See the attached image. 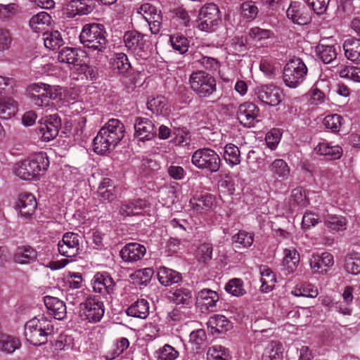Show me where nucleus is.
Instances as JSON below:
<instances>
[{
	"label": "nucleus",
	"mask_w": 360,
	"mask_h": 360,
	"mask_svg": "<svg viewBox=\"0 0 360 360\" xmlns=\"http://www.w3.org/2000/svg\"><path fill=\"white\" fill-rule=\"evenodd\" d=\"M146 206V201L138 199L122 204L120 209V213L123 217L141 215Z\"/></svg>",
	"instance_id": "obj_29"
},
{
	"label": "nucleus",
	"mask_w": 360,
	"mask_h": 360,
	"mask_svg": "<svg viewBox=\"0 0 360 360\" xmlns=\"http://www.w3.org/2000/svg\"><path fill=\"white\" fill-rule=\"evenodd\" d=\"M283 252V266L288 274L293 273L299 264L300 254L295 248L285 249Z\"/></svg>",
	"instance_id": "obj_33"
},
{
	"label": "nucleus",
	"mask_w": 360,
	"mask_h": 360,
	"mask_svg": "<svg viewBox=\"0 0 360 360\" xmlns=\"http://www.w3.org/2000/svg\"><path fill=\"white\" fill-rule=\"evenodd\" d=\"M290 200L294 205L301 207H306L308 204L305 191L300 187L292 191Z\"/></svg>",
	"instance_id": "obj_58"
},
{
	"label": "nucleus",
	"mask_w": 360,
	"mask_h": 360,
	"mask_svg": "<svg viewBox=\"0 0 360 360\" xmlns=\"http://www.w3.org/2000/svg\"><path fill=\"white\" fill-rule=\"evenodd\" d=\"M82 310L81 316L91 323L101 321L104 314V306L98 296L88 297L84 303L80 304Z\"/></svg>",
	"instance_id": "obj_10"
},
{
	"label": "nucleus",
	"mask_w": 360,
	"mask_h": 360,
	"mask_svg": "<svg viewBox=\"0 0 360 360\" xmlns=\"http://www.w3.org/2000/svg\"><path fill=\"white\" fill-rule=\"evenodd\" d=\"M44 156L42 152L30 158L20 161L15 167V174L22 180H33L38 178L45 169Z\"/></svg>",
	"instance_id": "obj_3"
},
{
	"label": "nucleus",
	"mask_w": 360,
	"mask_h": 360,
	"mask_svg": "<svg viewBox=\"0 0 360 360\" xmlns=\"http://www.w3.org/2000/svg\"><path fill=\"white\" fill-rule=\"evenodd\" d=\"M115 285L113 279L108 274H98L95 276L93 289L105 297L114 292Z\"/></svg>",
	"instance_id": "obj_22"
},
{
	"label": "nucleus",
	"mask_w": 360,
	"mask_h": 360,
	"mask_svg": "<svg viewBox=\"0 0 360 360\" xmlns=\"http://www.w3.org/2000/svg\"><path fill=\"white\" fill-rule=\"evenodd\" d=\"M192 292L186 288H179L171 292V300L176 304L188 305L192 302Z\"/></svg>",
	"instance_id": "obj_42"
},
{
	"label": "nucleus",
	"mask_w": 360,
	"mask_h": 360,
	"mask_svg": "<svg viewBox=\"0 0 360 360\" xmlns=\"http://www.w3.org/2000/svg\"><path fill=\"white\" fill-rule=\"evenodd\" d=\"M124 132V125L121 121L110 119L94 139V151L98 155L110 153L123 139Z\"/></svg>",
	"instance_id": "obj_1"
},
{
	"label": "nucleus",
	"mask_w": 360,
	"mask_h": 360,
	"mask_svg": "<svg viewBox=\"0 0 360 360\" xmlns=\"http://www.w3.org/2000/svg\"><path fill=\"white\" fill-rule=\"evenodd\" d=\"M81 237L72 232L65 233L58 243V252L65 257H72L79 253Z\"/></svg>",
	"instance_id": "obj_11"
},
{
	"label": "nucleus",
	"mask_w": 360,
	"mask_h": 360,
	"mask_svg": "<svg viewBox=\"0 0 360 360\" xmlns=\"http://www.w3.org/2000/svg\"><path fill=\"white\" fill-rule=\"evenodd\" d=\"M197 300L206 309L213 311L219 300V295L215 291L212 290L202 289L198 292Z\"/></svg>",
	"instance_id": "obj_30"
},
{
	"label": "nucleus",
	"mask_w": 360,
	"mask_h": 360,
	"mask_svg": "<svg viewBox=\"0 0 360 360\" xmlns=\"http://www.w3.org/2000/svg\"><path fill=\"white\" fill-rule=\"evenodd\" d=\"M60 126V119L57 114L46 115V141L58 136Z\"/></svg>",
	"instance_id": "obj_41"
},
{
	"label": "nucleus",
	"mask_w": 360,
	"mask_h": 360,
	"mask_svg": "<svg viewBox=\"0 0 360 360\" xmlns=\"http://www.w3.org/2000/svg\"><path fill=\"white\" fill-rule=\"evenodd\" d=\"M236 243H239L245 248L251 246L253 243V235L244 231H240L233 237Z\"/></svg>",
	"instance_id": "obj_62"
},
{
	"label": "nucleus",
	"mask_w": 360,
	"mask_h": 360,
	"mask_svg": "<svg viewBox=\"0 0 360 360\" xmlns=\"http://www.w3.org/2000/svg\"><path fill=\"white\" fill-rule=\"evenodd\" d=\"M316 154L326 156L329 160H338L342 155V149L339 146H330L326 143L318 144L314 148Z\"/></svg>",
	"instance_id": "obj_34"
},
{
	"label": "nucleus",
	"mask_w": 360,
	"mask_h": 360,
	"mask_svg": "<svg viewBox=\"0 0 360 360\" xmlns=\"http://www.w3.org/2000/svg\"><path fill=\"white\" fill-rule=\"evenodd\" d=\"M29 25L33 32L45 35V12L41 11L33 15L30 20Z\"/></svg>",
	"instance_id": "obj_49"
},
{
	"label": "nucleus",
	"mask_w": 360,
	"mask_h": 360,
	"mask_svg": "<svg viewBox=\"0 0 360 360\" xmlns=\"http://www.w3.org/2000/svg\"><path fill=\"white\" fill-rule=\"evenodd\" d=\"M158 360H175L179 356V352L169 345H165L158 352Z\"/></svg>",
	"instance_id": "obj_56"
},
{
	"label": "nucleus",
	"mask_w": 360,
	"mask_h": 360,
	"mask_svg": "<svg viewBox=\"0 0 360 360\" xmlns=\"http://www.w3.org/2000/svg\"><path fill=\"white\" fill-rule=\"evenodd\" d=\"M207 326L212 333H224L229 330L230 322L224 315L216 314L210 317Z\"/></svg>",
	"instance_id": "obj_35"
},
{
	"label": "nucleus",
	"mask_w": 360,
	"mask_h": 360,
	"mask_svg": "<svg viewBox=\"0 0 360 360\" xmlns=\"http://www.w3.org/2000/svg\"><path fill=\"white\" fill-rule=\"evenodd\" d=\"M288 19L298 25H307L311 20L309 13L304 6L297 1L292 2L286 11Z\"/></svg>",
	"instance_id": "obj_17"
},
{
	"label": "nucleus",
	"mask_w": 360,
	"mask_h": 360,
	"mask_svg": "<svg viewBox=\"0 0 360 360\" xmlns=\"http://www.w3.org/2000/svg\"><path fill=\"white\" fill-rule=\"evenodd\" d=\"M191 162L197 168L210 173L218 172L221 167V158L217 152L209 148L196 150L191 156Z\"/></svg>",
	"instance_id": "obj_4"
},
{
	"label": "nucleus",
	"mask_w": 360,
	"mask_h": 360,
	"mask_svg": "<svg viewBox=\"0 0 360 360\" xmlns=\"http://www.w3.org/2000/svg\"><path fill=\"white\" fill-rule=\"evenodd\" d=\"M206 340L207 335L203 329H198L190 334V342L195 345L196 349H200L205 344Z\"/></svg>",
	"instance_id": "obj_60"
},
{
	"label": "nucleus",
	"mask_w": 360,
	"mask_h": 360,
	"mask_svg": "<svg viewBox=\"0 0 360 360\" xmlns=\"http://www.w3.org/2000/svg\"><path fill=\"white\" fill-rule=\"evenodd\" d=\"M94 5L92 0H71L65 5L64 13L68 18L87 15L93 11Z\"/></svg>",
	"instance_id": "obj_16"
},
{
	"label": "nucleus",
	"mask_w": 360,
	"mask_h": 360,
	"mask_svg": "<svg viewBox=\"0 0 360 360\" xmlns=\"http://www.w3.org/2000/svg\"><path fill=\"white\" fill-rule=\"evenodd\" d=\"M158 278L160 283L165 286L178 283L182 280L180 273L165 266H160L158 269Z\"/></svg>",
	"instance_id": "obj_28"
},
{
	"label": "nucleus",
	"mask_w": 360,
	"mask_h": 360,
	"mask_svg": "<svg viewBox=\"0 0 360 360\" xmlns=\"http://www.w3.org/2000/svg\"><path fill=\"white\" fill-rule=\"evenodd\" d=\"M79 53H83L77 48L65 46L63 47L55 56H51L53 61L65 63L68 65H78L80 63Z\"/></svg>",
	"instance_id": "obj_20"
},
{
	"label": "nucleus",
	"mask_w": 360,
	"mask_h": 360,
	"mask_svg": "<svg viewBox=\"0 0 360 360\" xmlns=\"http://www.w3.org/2000/svg\"><path fill=\"white\" fill-rule=\"evenodd\" d=\"M145 34L136 30H129L124 34V42L125 46L133 53L143 57L146 51V40Z\"/></svg>",
	"instance_id": "obj_12"
},
{
	"label": "nucleus",
	"mask_w": 360,
	"mask_h": 360,
	"mask_svg": "<svg viewBox=\"0 0 360 360\" xmlns=\"http://www.w3.org/2000/svg\"><path fill=\"white\" fill-rule=\"evenodd\" d=\"M261 274V289L263 292L271 291L275 285L276 276L274 272L268 267L264 266L260 269Z\"/></svg>",
	"instance_id": "obj_44"
},
{
	"label": "nucleus",
	"mask_w": 360,
	"mask_h": 360,
	"mask_svg": "<svg viewBox=\"0 0 360 360\" xmlns=\"http://www.w3.org/2000/svg\"><path fill=\"white\" fill-rule=\"evenodd\" d=\"M259 108L253 103L246 102L239 105L237 118L240 123L247 127H251L259 122Z\"/></svg>",
	"instance_id": "obj_13"
},
{
	"label": "nucleus",
	"mask_w": 360,
	"mask_h": 360,
	"mask_svg": "<svg viewBox=\"0 0 360 360\" xmlns=\"http://www.w3.org/2000/svg\"><path fill=\"white\" fill-rule=\"evenodd\" d=\"M147 105L148 108L153 113H162L166 109V101L163 96H157L149 99Z\"/></svg>",
	"instance_id": "obj_57"
},
{
	"label": "nucleus",
	"mask_w": 360,
	"mask_h": 360,
	"mask_svg": "<svg viewBox=\"0 0 360 360\" xmlns=\"http://www.w3.org/2000/svg\"><path fill=\"white\" fill-rule=\"evenodd\" d=\"M79 41L89 51L103 52L108 44L105 26L95 22L85 24L79 34Z\"/></svg>",
	"instance_id": "obj_2"
},
{
	"label": "nucleus",
	"mask_w": 360,
	"mask_h": 360,
	"mask_svg": "<svg viewBox=\"0 0 360 360\" xmlns=\"http://www.w3.org/2000/svg\"><path fill=\"white\" fill-rule=\"evenodd\" d=\"M61 34L58 30H46V57L55 56L64 45Z\"/></svg>",
	"instance_id": "obj_24"
},
{
	"label": "nucleus",
	"mask_w": 360,
	"mask_h": 360,
	"mask_svg": "<svg viewBox=\"0 0 360 360\" xmlns=\"http://www.w3.org/2000/svg\"><path fill=\"white\" fill-rule=\"evenodd\" d=\"M339 75L341 77L360 82V68L356 66H347L342 69Z\"/></svg>",
	"instance_id": "obj_55"
},
{
	"label": "nucleus",
	"mask_w": 360,
	"mask_h": 360,
	"mask_svg": "<svg viewBox=\"0 0 360 360\" xmlns=\"http://www.w3.org/2000/svg\"><path fill=\"white\" fill-rule=\"evenodd\" d=\"M342 117L338 114L327 115L323 119V124L333 132H338L342 125Z\"/></svg>",
	"instance_id": "obj_54"
},
{
	"label": "nucleus",
	"mask_w": 360,
	"mask_h": 360,
	"mask_svg": "<svg viewBox=\"0 0 360 360\" xmlns=\"http://www.w3.org/2000/svg\"><path fill=\"white\" fill-rule=\"evenodd\" d=\"M225 290L233 296H241L245 293L243 288V281L240 278H233L226 285Z\"/></svg>",
	"instance_id": "obj_53"
},
{
	"label": "nucleus",
	"mask_w": 360,
	"mask_h": 360,
	"mask_svg": "<svg viewBox=\"0 0 360 360\" xmlns=\"http://www.w3.org/2000/svg\"><path fill=\"white\" fill-rule=\"evenodd\" d=\"M283 347L281 343L271 341L265 348L262 360H281Z\"/></svg>",
	"instance_id": "obj_38"
},
{
	"label": "nucleus",
	"mask_w": 360,
	"mask_h": 360,
	"mask_svg": "<svg viewBox=\"0 0 360 360\" xmlns=\"http://www.w3.org/2000/svg\"><path fill=\"white\" fill-rule=\"evenodd\" d=\"M221 22L220 11L215 4H205L200 9L197 25L200 30L207 32H214Z\"/></svg>",
	"instance_id": "obj_7"
},
{
	"label": "nucleus",
	"mask_w": 360,
	"mask_h": 360,
	"mask_svg": "<svg viewBox=\"0 0 360 360\" xmlns=\"http://www.w3.org/2000/svg\"><path fill=\"white\" fill-rule=\"evenodd\" d=\"M229 350L221 345H213L207 352V360H229Z\"/></svg>",
	"instance_id": "obj_47"
},
{
	"label": "nucleus",
	"mask_w": 360,
	"mask_h": 360,
	"mask_svg": "<svg viewBox=\"0 0 360 360\" xmlns=\"http://www.w3.org/2000/svg\"><path fill=\"white\" fill-rule=\"evenodd\" d=\"M129 346V342L127 338H122L117 340L116 348L114 351L105 356L107 360H113L122 354Z\"/></svg>",
	"instance_id": "obj_59"
},
{
	"label": "nucleus",
	"mask_w": 360,
	"mask_h": 360,
	"mask_svg": "<svg viewBox=\"0 0 360 360\" xmlns=\"http://www.w3.org/2000/svg\"><path fill=\"white\" fill-rule=\"evenodd\" d=\"M253 92L259 101L270 106L278 105L283 98L281 89L271 84L256 86Z\"/></svg>",
	"instance_id": "obj_9"
},
{
	"label": "nucleus",
	"mask_w": 360,
	"mask_h": 360,
	"mask_svg": "<svg viewBox=\"0 0 360 360\" xmlns=\"http://www.w3.org/2000/svg\"><path fill=\"white\" fill-rule=\"evenodd\" d=\"M343 49L345 57L350 61L360 63V39L350 37L345 40Z\"/></svg>",
	"instance_id": "obj_25"
},
{
	"label": "nucleus",
	"mask_w": 360,
	"mask_h": 360,
	"mask_svg": "<svg viewBox=\"0 0 360 360\" xmlns=\"http://www.w3.org/2000/svg\"><path fill=\"white\" fill-rule=\"evenodd\" d=\"M189 84L191 89L201 98L209 97L217 89L214 77L202 70L191 74Z\"/></svg>",
	"instance_id": "obj_5"
},
{
	"label": "nucleus",
	"mask_w": 360,
	"mask_h": 360,
	"mask_svg": "<svg viewBox=\"0 0 360 360\" xmlns=\"http://www.w3.org/2000/svg\"><path fill=\"white\" fill-rule=\"evenodd\" d=\"M98 195L103 200L111 201L115 198V186L109 178H104L99 184Z\"/></svg>",
	"instance_id": "obj_39"
},
{
	"label": "nucleus",
	"mask_w": 360,
	"mask_h": 360,
	"mask_svg": "<svg viewBox=\"0 0 360 360\" xmlns=\"http://www.w3.org/2000/svg\"><path fill=\"white\" fill-rule=\"evenodd\" d=\"M212 245L210 243H202L198 247V255L199 260L203 263H207L212 259Z\"/></svg>",
	"instance_id": "obj_61"
},
{
	"label": "nucleus",
	"mask_w": 360,
	"mask_h": 360,
	"mask_svg": "<svg viewBox=\"0 0 360 360\" xmlns=\"http://www.w3.org/2000/svg\"><path fill=\"white\" fill-rule=\"evenodd\" d=\"M333 264V256L326 252L321 255L313 254L309 259L310 267L315 273L326 274L327 268L332 266Z\"/></svg>",
	"instance_id": "obj_19"
},
{
	"label": "nucleus",
	"mask_w": 360,
	"mask_h": 360,
	"mask_svg": "<svg viewBox=\"0 0 360 360\" xmlns=\"http://www.w3.org/2000/svg\"><path fill=\"white\" fill-rule=\"evenodd\" d=\"M17 207L20 210L22 217L26 219H31L37 208L35 196L27 192L19 193Z\"/></svg>",
	"instance_id": "obj_15"
},
{
	"label": "nucleus",
	"mask_w": 360,
	"mask_h": 360,
	"mask_svg": "<svg viewBox=\"0 0 360 360\" xmlns=\"http://www.w3.org/2000/svg\"><path fill=\"white\" fill-rule=\"evenodd\" d=\"M272 176L276 180L283 181L290 176V167L287 162L282 159H276L269 166Z\"/></svg>",
	"instance_id": "obj_31"
},
{
	"label": "nucleus",
	"mask_w": 360,
	"mask_h": 360,
	"mask_svg": "<svg viewBox=\"0 0 360 360\" xmlns=\"http://www.w3.org/2000/svg\"><path fill=\"white\" fill-rule=\"evenodd\" d=\"M112 67L114 70H117L118 73L124 74L131 68V64L126 54L119 53L113 59Z\"/></svg>",
	"instance_id": "obj_48"
},
{
	"label": "nucleus",
	"mask_w": 360,
	"mask_h": 360,
	"mask_svg": "<svg viewBox=\"0 0 360 360\" xmlns=\"http://www.w3.org/2000/svg\"><path fill=\"white\" fill-rule=\"evenodd\" d=\"M194 202H191L193 208L197 212H202L203 210H208L210 209L214 203V198L210 194H206L200 196L198 199L194 198Z\"/></svg>",
	"instance_id": "obj_51"
},
{
	"label": "nucleus",
	"mask_w": 360,
	"mask_h": 360,
	"mask_svg": "<svg viewBox=\"0 0 360 360\" xmlns=\"http://www.w3.org/2000/svg\"><path fill=\"white\" fill-rule=\"evenodd\" d=\"M318 57L326 64L333 61L337 56V51L334 45L319 43L316 47Z\"/></svg>",
	"instance_id": "obj_36"
},
{
	"label": "nucleus",
	"mask_w": 360,
	"mask_h": 360,
	"mask_svg": "<svg viewBox=\"0 0 360 360\" xmlns=\"http://www.w3.org/2000/svg\"><path fill=\"white\" fill-rule=\"evenodd\" d=\"M224 158L231 166L238 165L240 163V153L239 148L232 143H228L224 148Z\"/></svg>",
	"instance_id": "obj_45"
},
{
	"label": "nucleus",
	"mask_w": 360,
	"mask_h": 360,
	"mask_svg": "<svg viewBox=\"0 0 360 360\" xmlns=\"http://www.w3.org/2000/svg\"><path fill=\"white\" fill-rule=\"evenodd\" d=\"M344 267L349 274L353 275L360 274V254L354 252L347 255L345 259Z\"/></svg>",
	"instance_id": "obj_43"
},
{
	"label": "nucleus",
	"mask_w": 360,
	"mask_h": 360,
	"mask_svg": "<svg viewBox=\"0 0 360 360\" xmlns=\"http://www.w3.org/2000/svg\"><path fill=\"white\" fill-rule=\"evenodd\" d=\"M37 256V251L30 246L18 247L14 259L19 264H28L34 261Z\"/></svg>",
	"instance_id": "obj_37"
},
{
	"label": "nucleus",
	"mask_w": 360,
	"mask_h": 360,
	"mask_svg": "<svg viewBox=\"0 0 360 360\" xmlns=\"http://www.w3.org/2000/svg\"><path fill=\"white\" fill-rule=\"evenodd\" d=\"M19 6L16 4H0V20L7 21L12 19L18 12Z\"/></svg>",
	"instance_id": "obj_52"
},
{
	"label": "nucleus",
	"mask_w": 360,
	"mask_h": 360,
	"mask_svg": "<svg viewBox=\"0 0 360 360\" xmlns=\"http://www.w3.org/2000/svg\"><path fill=\"white\" fill-rule=\"evenodd\" d=\"M307 2L314 13L321 15L326 11L330 0H307Z\"/></svg>",
	"instance_id": "obj_63"
},
{
	"label": "nucleus",
	"mask_w": 360,
	"mask_h": 360,
	"mask_svg": "<svg viewBox=\"0 0 360 360\" xmlns=\"http://www.w3.org/2000/svg\"><path fill=\"white\" fill-rule=\"evenodd\" d=\"M319 221L318 215L312 212H306L302 217V227L304 229H309L317 224Z\"/></svg>",
	"instance_id": "obj_64"
},
{
	"label": "nucleus",
	"mask_w": 360,
	"mask_h": 360,
	"mask_svg": "<svg viewBox=\"0 0 360 360\" xmlns=\"http://www.w3.org/2000/svg\"><path fill=\"white\" fill-rule=\"evenodd\" d=\"M50 347L49 352L54 358H58L60 352L70 349L73 344V338L67 334H60L56 338L49 340Z\"/></svg>",
	"instance_id": "obj_21"
},
{
	"label": "nucleus",
	"mask_w": 360,
	"mask_h": 360,
	"mask_svg": "<svg viewBox=\"0 0 360 360\" xmlns=\"http://www.w3.org/2000/svg\"><path fill=\"white\" fill-rule=\"evenodd\" d=\"M192 59L195 63L209 71H215L220 66V63L217 58L205 56L198 50L192 53Z\"/></svg>",
	"instance_id": "obj_27"
},
{
	"label": "nucleus",
	"mask_w": 360,
	"mask_h": 360,
	"mask_svg": "<svg viewBox=\"0 0 360 360\" xmlns=\"http://www.w3.org/2000/svg\"><path fill=\"white\" fill-rule=\"evenodd\" d=\"M324 223L326 226L332 231H343L346 229L347 220L344 217L333 214L326 216Z\"/></svg>",
	"instance_id": "obj_46"
},
{
	"label": "nucleus",
	"mask_w": 360,
	"mask_h": 360,
	"mask_svg": "<svg viewBox=\"0 0 360 360\" xmlns=\"http://www.w3.org/2000/svg\"><path fill=\"white\" fill-rule=\"evenodd\" d=\"M18 102L11 97H0V119L8 120L18 112Z\"/></svg>",
	"instance_id": "obj_26"
},
{
	"label": "nucleus",
	"mask_w": 360,
	"mask_h": 360,
	"mask_svg": "<svg viewBox=\"0 0 360 360\" xmlns=\"http://www.w3.org/2000/svg\"><path fill=\"white\" fill-rule=\"evenodd\" d=\"M307 74V68L300 58L290 59L285 65L283 79L290 88H296L302 83Z\"/></svg>",
	"instance_id": "obj_6"
},
{
	"label": "nucleus",
	"mask_w": 360,
	"mask_h": 360,
	"mask_svg": "<svg viewBox=\"0 0 360 360\" xmlns=\"http://www.w3.org/2000/svg\"><path fill=\"white\" fill-rule=\"evenodd\" d=\"M46 314L56 320H62L66 314V307L59 299L46 295Z\"/></svg>",
	"instance_id": "obj_23"
},
{
	"label": "nucleus",
	"mask_w": 360,
	"mask_h": 360,
	"mask_svg": "<svg viewBox=\"0 0 360 360\" xmlns=\"http://www.w3.org/2000/svg\"><path fill=\"white\" fill-rule=\"evenodd\" d=\"M170 42L173 49L180 53H186L189 47L188 39L181 34H173L170 36Z\"/></svg>",
	"instance_id": "obj_50"
},
{
	"label": "nucleus",
	"mask_w": 360,
	"mask_h": 360,
	"mask_svg": "<svg viewBox=\"0 0 360 360\" xmlns=\"http://www.w3.org/2000/svg\"><path fill=\"white\" fill-rule=\"evenodd\" d=\"M34 317L25 325V337L27 342L34 346L42 345L45 337V317L44 314Z\"/></svg>",
	"instance_id": "obj_8"
},
{
	"label": "nucleus",
	"mask_w": 360,
	"mask_h": 360,
	"mask_svg": "<svg viewBox=\"0 0 360 360\" xmlns=\"http://www.w3.org/2000/svg\"><path fill=\"white\" fill-rule=\"evenodd\" d=\"M20 341L15 337L8 335L0 337V351L2 352L11 354L20 348Z\"/></svg>",
	"instance_id": "obj_40"
},
{
	"label": "nucleus",
	"mask_w": 360,
	"mask_h": 360,
	"mask_svg": "<svg viewBox=\"0 0 360 360\" xmlns=\"http://www.w3.org/2000/svg\"><path fill=\"white\" fill-rule=\"evenodd\" d=\"M134 137L140 141H149L157 134V129L154 123L148 118L138 117L134 122Z\"/></svg>",
	"instance_id": "obj_14"
},
{
	"label": "nucleus",
	"mask_w": 360,
	"mask_h": 360,
	"mask_svg": "<svg viewBox=\"0 0 360 360\" xmlns=\"http://www.w3.org/2000/svg\"><path fill=\"white\" fill-rule=\"evenodd\" d=\"M126 313L128 316L144 319L149 314V303L144 299L138 300L127 308Z\"/></svg>",
	"instance_id": "obj_32"
},
{
	"label": "nucleus",
	"mask_w": 360,
	"mask_h": 360,
	"mask_svg": "<svg viewBox=\"0 0 360 360\" xmlns=\"http://www.w3.org/2000/svg\"><path fill=\"white\" fill-rule=\"evenodd\" d=\"M146 253L144 245L137 243H129L125 245L120 252L121 258L127 262L140 260Z\"/></svg>",
	"instance_id": "obj_18"
}]
</instances>
